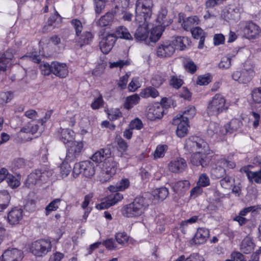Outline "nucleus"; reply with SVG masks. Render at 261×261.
Here are the masks:
<instances>
[{
    "label": "nucleus",
    "instance_id": "nucleus-12",
    "mask_svg": "<svg viewBox=\"0 0 261 261\" xmlns=\"http://www.w3.org/2000/svg\"><path fill=\"white\" fill-rule=\"evenodd\" d=\"M23 257L22 251L16 248H12L5 250L0 257V260L1 261H21Z\"/></svg>",
    "mask_w": 261,
    "mask_h": 261
},
{
    "label": "nucleus",
    "instance_id": "nucleus-2",
    "mask_svg": "<svg viewBox=\"0 0 261 261\" xmlns=\"http://www.w3.org/2000/svg\"><path fill=\"white\" fill-rule=\"evenodd\" d=\"M152 0H138L136 4V22H142L149 20L152 14Z\"/></svg>",
    "mask_w": 261,
    "mask_h": 261
},
{
    "label": "nucleus",
    "instance_id": "nucleus-23",
    "mask_svg": "<svg viewBox=\"0 0 261 261\" xmlns=\"http://www.w3.org/2000/svg\"><path fill=\"white\" fill-rule=\"evenodd\" d=\"M111 156V151L109 149H101L96 151L92 156L91 159L96 163H101L103 161L107 162Z\"/></svg>",
    "mask_w": 261,
    "mask_h": 261
},
{
    "label": "nucleus",
    "instance_id": "nucleus-9",
    "mask_svg": "<svg viewBox=\"0 0 261 261\" xmlns=\"http://www.w3.org/2000/svg\"><path fill=\"white\" fill-rule=\"evenodd\" d=\"M149 20L144 21L142 22H139V26L136 31L134 34L135 38L137 41H144L147 43L150 42H153L150 40V37H148L149 35Z\"/></svg>",
    "mask_w": 261,
    "mask_h": 261
},
{
    "label": "nucleus",
    "instance_id": "nucleus-19",
    "mask_svg": "<svg viewBox=\"0 0 261 261\" xmlns=\"http://www.w3.org/2000/svg\"><path fill=\"white\" fill-rule=\"evenodd\" d=\"M163 114V107L161 105L156 103L149 108L147 112V117L148 119L153 121L161 118Z\"/></svg>",
    "mask_w": 261,
    "mask_h": 261
},
{
    "label": "nucleus",
    "instance_id": "nucleus-5",
    "mask_svg": "<svg viewBox=\"0 0 261 261\" xmlns=\"http://www.w3.org/2000/svg\"><path fill=\"white\" fill-rule=\"evenodd\" d=\"M51 175V171L35 170L28 175L25 185L28 188H32L36 185L45 181Z\"/></svg>",
    "mask_w": 261,
    "mask_h": 261
},
{
    "label": "nucleus",
    "instance_id": "nucleus-56",
    "mask_svg": "<svg viewBox=\"0 0 261 261\" xmlns=\"http://www.w3.org/2000/svg\"><path fill=\"white\" fill-rule=\"evenodd\" d=\"M192 35L194 38L199 39L201 37H205V33L199 27H195L191 30Z\"/></svg>",
    "mask_w": 261,
    "mask_h": 261
},
{
    "label": "nucleus",
    "instance_id": "nucleus-14",
    "mask_svg": "<svg viewBox=\"0 0 261 261\" xmlns=\"http://www.w3.org/2000/svg\"><path fill=\"white\" fill-rule=\"evenodd\" d=\"M116 38L114 34H108L102 38L99 42V47L101 51L105 54H108L113 48Z\"/></svg>",
    "mask_w": 261,
    "mask_h": 261
},
{
    "label": "nucleus",
    "instance_id": "nucleus-61",
    "mask_svg": "<svg viewBox=\"0 0 261 261\" xmlns=\"http://www.w3.org/2000/svg\"><path fill=\"white\" fill-rule=\"evenodd\" d=\"M71 24L74 27L76 32V35L77 36H79L83 29V26L81 22L79 20L74 19L71 21Z\"/></svg>",
    "mask_w": 261,
    "mask_h": 261
},
{
    "label": "nucleus",
    "instance_id": "nucleus-45",
    "mask_svg": "<svg viewBox=\"0 0 261 261\" xmlns=\"http://www.w3.org/2000/svg\"><path fill=\"white\" fill-rule=\"evenodd\" d=\"M92 38L93 36L90 32H86L80 38L81 41L77 45L82 48L84 45L89 44L92 41Z\"/></svg>",
    "mask_w": 261,
    "mask_h": 261
},
{
    "label": "nucleus",
    "instance_id": "nucleus-37",
    "mask_svg": "<svg viewBox=\"0 0 261 261\" xmlns=\"http://www.w3.org/2000/svg\"><path fill=\"white\" fill-rule=\"evenodd\" d=\"M239 18V13L238 9L229 8L226 12L224 13V18L226 20H237Z\"/></svg>",
    "mask_w": 261,
    "mask_h": 261
},
{
    "label": "nucleus",
    "instance_id": "nucleus-54",
    "mask_svg": "<svg viewBox=\"0 0 261 261\" xmlns=\"http://www.w3.org/2000/svg\"><path fill=\"white\" fill-rule=\"evenodd\" d=\"M252 97L256 103H261V88H256L252 90Z\"/></svg>",
    "mask_w": 261,
    "mask_h": 261
},
{
    "label": "nucleus",
    "instance_id": "nucleus-10",
    "mask_svg": "<svg viewBox=\"0 0 261 261\" xmlns=\"http://www.w3.org/2000/svg\"><path fill=\"white\" fill-rule=\"evenodd\" d=\"M69 144L66 156V161L67 162L74 161L77 158L83 148L82 142L73 141Z\"/></svg>",
    "mask_w": 261,
    "mask_h": 261
},
{
    "label": "nucleus",
    "instance_id": "nucleus-46",
    "mask_svg": "<svg viewBox=\"0 0 261 261\" xmlns=\"http://www.w3.org/2000/svg\"><path fill=\"white\" fill-rule=\"evenodd\" d=\"M115 239L118 244L123 245L127 242L129 237L124 232H118L115 234Z\"/></svg>",
    "mask_w": 261,
    "mask_h": 261
},
{
    "label": "nucleus",
    "instance_id": "nucleus-33",
    "mask_svg": "<svg viewBox=\"0 0 261 261\" xmlns=\"http://www.w3.org/2000/svg\"><path fill=\"white\" fill-rule=\"evenodd\" d=\"M140 95L144 98L149 97L154 98L159 95V93L155 88L149 86L144 89L140 93Z\"/></svg>",
    "mask_w": 261,
    "mask_h": 261
},
{
    "label": "nucleus",
    "instance_id": "nucleus-52",
    "mask_svg": "<svg viewBox=\"0 0 261 261\" xmlns=\"http://www.w3.org/2000/svg\"><path fill=\"white\" fill-rule=\"evenodd\" d=\"M165 79L162 75L160 74L154 75L151 80L152 85L155 87H159L164 82Z\"/></svg>",
    "mask_w": 261,
    "mask_h": 261
},
{
    "label": "nucleus",
    "instance_id": "nucleus-22",
    "mask_svg": "<svg viewBox=\"0 0 261 261\" xmlns=\"http://www.w3.org/2000/svg\"><path fill=\"white\" fill-rule=\"evenodd\" d=\"M209 231L204 228H199L192 241L196 245L204 243L209 237Z\"/></svg>",
    "mask_w": 261,
    "mask_h": 261
},
{
    "label": "nucleus",
    "instance_id": "nucleus-53",
    "mask_svg": "<svg viewBox=\"0 0 261 261\" xmlns=\"http://www.w3.org/2000/svg\"><path fill=\"white\" fill-rule=\"evenodd\" d=\"M101 244L108 250H112L117 249V245L113 239H107L103 241Z\"/></svg>",
    "mask_w": 261,
    "mask_h": 261
},
{
    "label": "nucleus",
    "instance_id": "nucleus-49",
    "mask_svg": "<svg viewBox=\"0 0 261 261\" xmlns=\"http://www.w3.org/2000/svg\"><path fill=\"white\" fill-rule=\"evenodd\" d=\"M231 60L230 57H223L219 64V67L221 69H228L231 66Z\"/></svg>",
    "mask_w": 261,
    "mask_h": 261
},
{
    "label": "nucleus",
    "instance_id": "nucleus-40",
    "mask_svg": "<svg viewBox=\"0 0 261 261\" xmlns=\"http://www.w3.org/2000/svg\"><path fill=\"white\" fill-rule=\"evenodd\" d=\"M188 41V38L186 37H181L179 36L175 37L171 41L174 47H177L180 50H184L186 48L185 42Z\"/></svg>",
    "mask_w": 261,
    "mask_h": 261
},
{
    "label": "nucleus",
    "instance_id": "nucleus-62",
    "mask_svg": "<svg viewBox=\"0 0 261 261\" xmlns=\"http://www.w3.org/2000/svg\"><path fill=\"white\" fill-rule=\"evenodd\" d=\"M170 84L174 88L178 89L183 84V81L180 79L173 76L171 79Z\"/></svg>",
    "mask_w": 261,
    "mask_h": 261
},
{
    "label": "nucleus",
    "instance_id": "nucleus-28",
    "mask_svg": "<svg viewBox=\"0 0 261 261\" xmlns=\"http://www.w3.org/2000/svg\"><path fill=\"white\" fill-rule=\"evenodd\" d=\"M254 244L249 237L245 238L242 241L240 249L244 253H249L254 249Z\"/></svg>",
    "mask_w": 261,
    "mask_h": 261
},
{
    "label": "nucleus",
    "instance_id": "nucleus-38",
    "mask_svg": "<svg viewBox=\"0 0 261 261\" xmlns=\"http://www.w3.org/2000/svg\"><path fill=\"white\" fill-rule=\"evenodd\" d=\"M129 181L127 179H122L119 182L117 183L116 186H111L109 189L111 191H123L128 187Z\"/></svg>",
    "mask_w": 261,
    "mask_h": 261
},
{
    "label": "nucleus",
    "instance_id": "nucleus-50",
    "mask_svg": "<svg viewBox=\"0 0 261 261\" xmlns=\"http://www.w3.org/2000/svg\"><path fill=\"white\" fill-rule=\"evenodd\" d=\"M220 184L224 189H230L234 182V179L230 176H225L220 181Z\"/></svg>",
    "mask_w": 261,
    "mask_h": 261
},
{
    "label": "nucleus",
    "instance_id": "nucleus-16",
    "mask_svg": "<svg viewBox=\"0 0 261 261\" xmlns=\"http://www.w3.org/2000/svg\"><path fill=\"white\" fill-rule=\"evenodd\" d=\"M22 218V210L17 207L12 208L7 215L8 222L11 225H16L19 224Z\"/></svg>",
    "mask_w": 261,
    "mask_h": 261
},
{
    "label": "nucleus",
    "instance_id": "nucleus-15",
    "mask_svg": "<svg viewBox=\"0 0 261 261\" xmlns=\"http://www.w3.org/2000/svg\"><path fill=\"white\" fill-rule=\"evenodd\" d=\"M243 31L246 37L250 39L256 38L261 33L259 27L251 21L245 22Z\"/></svg>",
    "mask_w": 261,
    "mask_h": 261
},
{
    "label": "nucleus",
    "instance_id": "nucleus-41",
    "mask_svg": "<svg viewBox=\"0 0 261 261\" xmlns=\"http://www.w3.org/2000/svg\"><path fill=\"white\" fill-rule=\"evenodd\" d=\"M207 133L211 136H213L214 134H218L219 135L225 134L224 130H221L219 124L215 122L210 123L207 129Z\"/></svg>",
    "mask_w": 261,
    "mask_h": 261
},
{
    "label": "nucleus",
    "instance_id": "nucleus-8",
    "mask_svg": "<svg viewBox=\"0 0 261 261\" xmlns=\"http://www.w3.org/2000/svg\"><path fill=\"white\" fill-rule=\"evenodd\" d=\"M185 147L190 151H205V148L207 147V143L203 139L197 136H193L189 138L186 140Z\"/></svg>",
    "mask_w": 261,
    "mask_h": 261
},
{
    "label": "nucleus",
    "instance_id": "nucleus-6",
    "mask_svg": "<svg viewBox=\"0 0 261 261\" xmlns=\"http://www.w3.org/2000/svg\"><path fill=\"white\" fill-rule=\"evenodd\" d=\"M51 244L49 241L39 240L32 243L30 250L37 256H42L46 254L51 249Z\"/></svg>",
    "mask_w": 261,
    "mask_h": 261
},
{
    "label": "nucleus",
    "instance_id": "nucleus-47",
    "mask_svg": "<svg viewBox=\"0 0 261 261\" xmlns=\"http://www.w3.org/2000/svg\"><path fill=\"white\" fill-rule=\"evenodd\" d=\"M197 184L202 187H205L209 186L210 180L208 176L205 173L200 174Z\"/></svg>",
    "mask_w": 261,
    "mask_h": 261
},
{
    "label": "nucleus",
    "instance_id": "nucleus-7",
    "mask_svg": "<svg viewBox=\"0 0 261 261\" xmlns=\"http://www.w3.org/2000/svg\"><path fill=\"white\" fill-rule=\"evenodd\" d=\"M116 172V168L115 163L108 160L103 163L102 167L99 174L98 178L101 182L107 181Z\"/></svg>",
    "mask_w": 261,
    "mask_h": 261
},
{
    "label": "nucleus",
    "instance_id": "nucleus-30",
    "mask_svg": "<svg viewBox=\"0 0 261 261\" xmlns=\"http://www.w3.org/2000/svg\"><path fill=\"white\" fill-rule=\"evenodd\" d=\"M140 100V96L136 94L127 96L125 100L123 106L126 110H130L137 105Z\"/></svg>",
    "mask_w": 261,
    "mask_h": 261
},
{
    "label": "nucleus",
    "instance_id": "nucleus-31",
    "mask_svg": "<svg viewBox=\"0 0 261 261\" xmlns=\"http://www.w3.org/2000/svg\"><path fill=\"white\" fill-rule=\"evenodd\" d=\"M199 19L196 16L189 17L185 19L182 23V26L184 30L188 31L191 30L194 25H197Z\"/></svg>",
    "mask_w": 261,
    "mask_h": 261
},
{
    "label": "nucleus",
    "instance_id": "nucleus-13",
    "mask_svg": "<svg viewBox=\"0 0 261 261\" xmlns=\"http://www.w3.org/2000/svg\"><path fill=\"white\" fill-rule=\"evenodd\" d=\"M175 52V47L171 41H165L160 44L157 48V56L162 58H168Z\"/></svg>",
    "mask_w": 261,
    "mask_h": 261
},
{
    "label": "nucleus",
    "instance_id": "nucleus-42",
    "mask_svg": "<svg viewBox=\"0 0 261 261\" xmlns=\"http://www.w3.org/2000/svg\"><path fill=\"white\" fill-rule=\"evenodd\" d=\"M61 199L57 198L51 201L45 207V215L48 216L51 212L56 211L58 208Z\"/></svg>",
    "mask_w": 261,
    "mask_h": 261
},
{
    "label": "nucleus",
    "instance_id": "nucleus-4",
    "mask_svg": "<svg viewBox=\"0 0 261 261\" xmlns=\"http://www.w3.org/2000/svg\"><path fill=\"white\" fill-rule=\"evenodd\" d=\"M225 99L220 94H216L208 102L207 113L208 116H217L227 108L225 106Z\"/></svg>",
    "mask_w": 261,
    "mask_h": 261
},
{
    "label": "nucleus",
    "instance_id": "nucleus-59",
    "mask_svg": "<svg viewBox=\"0 0 261 261\" xmlns=\"http://www.w3.org/2000/svg\"><path fill=\"white\" fill-rule=\"evenodd\" d=\"M67 163H63L60 167L61 174L63 177L67 176L71 171V167Z\"/></svg>",
    "mask_w": 261,
    "mask_h": 261
},
{
    "label": "nucleus",
    "instance_id": "nucleus-17",
    "mask_svg": "<svg viewBox=\"0 0 261 261\" xmlns=\"http://www.w3.org/2000/svg\"><path fill=\"white\" fill-rule=\"evenodd\" d=\"M203 151H197L193 153L191 158V162L192 165L198 166H201L202 167H206L209 163V160Z\"/></svg>",
    "mask_w": 261,
    "mask_h": 261
},
{
    "label": "nucleus",
    "instance_id": "nucleus-55",
    "mask_svg": "<svg viewBox=\"0 0 261 261\" xmlns=\"http://www.w3.org/2000/svg\"><path fill=\"white\" fill-rule=\"evenodd\" d=\"M166 148V145L158 146L154 153V158L157 159L163 157L164 156L165 150Z\"/></svg>",
    "mask_w": 261,
    "mask_h": 261
},
{
    "label": "nucleus",
    "instance_id": "nucleus-11",
    "mask_svg": "<svg viewBox=\"0 0 261 261\" xmlns=\"http://www.w3.org/2000/svg\"><path fill=\"white\" fill-rule=\"evenodd\" d=\"M254 71L253 69H244L242 71H235L231 74L232 79L238 82L240 84H247L249 83L253 76Z\"/></svg>",
    "mask_w": 261,
    "mask_h": 261
},
{
    "label": "nucleus",
    "instance_id": "nucleus-44",
    "mask_svg": "<svg viewBox=\"0 0 261 261\" xmlns=\"http://www.w3.org/2000/svg\"><path fill=\"white\" fill-rule=\"evenodd\" d=\"M168 190L165 187L156 189L153 192L154 196L161 200L165 199L168 195Z\"/></svg>",
    "mask_w": 261,
    "mask_h": 261
},
{
    "label": "nucleus",
    "instance_id": "nucleus-51",
    "mask_svg": "<svg viewBox=\"0 0 261 261\" xmlns=\"http://www.w3.org/2000/svg\"><path fill=\"white\" fill-rule=\"evenodd\" d=\"M52 63L51 64H49L47 63H44L42 64H41L40 66V68L41 71V72L44 75H48L50 73H53V68L51 67Z\"/></svg>",
    "mask_w": 261,
    "mask_h": 261
},
{
    "label": "nucleus",
    "instance_id": "nucleus-27",
    "mask_svg": "<svg viewBox=\"0 0 261 261\" xmlns=\"http://www.w3.org/2000/svg\"><path fill=\"white\" fill-rule=\"evenodd\" d=\"M115 32L116 34H114L115 37L127 40H133V37L128 29L124 26L121 25L117 27Z\"/></svg>",
    "mask_w": 261,
    "mask_h": 261
},
{
    "label": "nucleus",
    "instance_id": "nucleus-60",
    "mask_svg": "<svg viewBox=\"0 0 261 261\" xmlns=\"http://www.w3.org/2000/svg\"><path fill=\"white\" fill-rule=\"evenodd\" d=\"M129 76V74L127 73L120 78L118 86L121 89H124L126 88Z\"/></svg>",
    "mask_w": 261,
    "mask_h": 261
},
{
    "label": "nucleus",
    "instance_id": "nucleus-1",
    "mask_svg": "<svg viewBox=\"0 0 261 261\" xmlns=\"http://www.w3.org/2000/svg\"><path fill=\"white\" fill-rule=\"evenodd\" d=\"M149 200L143 196L136 197L131 203L121 209L122 215L127 218H136L142 215L148 208Z\"/></svg>",
    "mask_w": 261,
    "mask_h": 261
},
{
    "label": "nucleus",
    "instance_id": "nucleus-18",
    "mask_svg": "<svg viewBox=\"0 0 261 261\" xmlns=\"http://www.w3.org/2000/svg\"><path fill=\"white\" fill-rule=\"evenodd\" d=\"M187 166L186 161L181 158H177L172 160L168 164L169 170L173 173L182 172Z\"/></svg>",
    "mask_w": 261,
    "mask_h": 261
},
{
    "label": "nucleus",
    "instance_id": "nucleus-58",
    "mask_svg": "<svg viewBox=\"0 0 261 261\" xmlns=\"http://www.w3.org/2000/svg\"><path fill=\"white\" fill-rule=\"evenodd\" d=\"M84 163L85 162H82L75 164L73 169V173L74 175H78L81 173L84 174Z\"/></svg>",
    "mask_w": 261,
    "mask_h": 261
},
{
    "label": "nucleus",
    "instance_id": "nucleus-32",
    "mask_svg": "<svg viewBox=\"0 0 261 261\" xmlns=\"http://www.w3.org/2000/svg\"><path fill=\"white\" fill-rule=\"evenodd\" d=\"M10 199L11 197L7 191H0V212L7 207Z\"/></svg>",
    "mask_w": 261,
    "mask_h": 261
},
{
    "label": "nucleus",
    "instance_id": "nucleus-35",
    "mask_svg": "<svg viewBox=\"0 0 261 261\" xmlns=\"http://www.w3.org/2000/svg\"><path fill=\"white\" fill-rule=\"evenodd\" d=\"M196 114L195 108L193 106L188 107L186 110L183 112L182 114H178L176 117L187 120L188 121L189 118H192Z\"/></svg>",
    "mask_w": 261,
    "mask_h": 261
},
{
    "label": "nucleus",
    "instance_id": "nucleus-36",
    "mask_svg": "<svg viewBox=\"0 0 261 261\" xmlns=\"http://www.w3.org/2000/svg\"><path fill=\"white\" fill-rule=\"evenodd\" d=\"M246 175L250 182L254 181L257 184H261V172L259 171L253 172L248 170H245Z\"/></svg>",
    "mask_w": 261,
    "mask_h": 261
},
{
    "label": "nucleus",
    "instance_id": "nucleus-20",
    "mask_svg": "<svg viewBox=\"0 0 261 261\" xmlns=\"http://www.w3.org/2000/svg\"><path fill=\"white\" fill-rule=\"evenodd\" d=\"M173 123L177 125L176 134L179 137H184L187 134L189 124L187 120L180 119L178 117H175L173 120Z\"/></svg>",
    "mask_w": 261,
    "mask_h": 261
},
{
    "label": "nucleus",
    "instance_id": "nucleus-25",
    "mask_svg": "<svg viewBox=\"0 0 261 261\" xmlns=\"http://www.w3.org/2000/svg\"><path fill=\"white\" fill-rule=\"evenodd\" d=\"M13 57L12 50L8 49L4 54H0V71H5L7 64Z\"/></svg>",
    "mask_w": 261,
    "mask_h": 261
},
{
    "label": "nucleus",
    "instance_id": "nucleus-24",
    "mask_svg": "<svg viewBox=\"0 0 261 261\" xmlns=\"http://www.w3.org/2000/svg\"><path fill=\"white\" fill-rule=\"evenodd\" d=\"M243 123L240 119H232L231 121L224 126L225 133L231 134L234 131L241 129Z\"/></svg>",
    "mask_w": 261,
    "mask_h": 261
},
{
    "label": "nucleus",
    "instance_id": "nucleus-63",
    "mask_svg": "<svg viewBox=\"0 0 261 261\" xmlns=\"http://www.w3.org/2000/svg\"><path fill=\"white\" fill-rule=\"evenodd\" d=\"M186 69L191 73H194L197 69L196 65L192 61H188L185 64Z\"/></svg>",
    "mask_w": 261,
    "mask_h": 261
},
{
    "label": "nucleus",
    "instance_id": "nucleus-39",
    "mask_svg": "<svg viewBox=\"0 0 261 261\" xmlns=\"http://www.w3.org/2000/svg\"><path fill=\"white\" fill-rule=\"evenodd\" d=\"M83 170V175L87 177H90L92 176L95 173L94 165L90 161H85Z\"/></svg>",
    "mask_w": 261,
    "mask_h": 261
},
{
    "label": "nucleus",
    "instance_id": "nucleus-48",
    "mask_svg": "<svg viewBox=\"0 0 261 261\" xmlns=\"http://www.w3.org/2000/svg\"><path fill=\"white\" fill-rule=\"evenodd\" d=\"M6 181L8 185L11 188H15L20 185V181L12 174H9L6 178Z\"/></svg>",
    "mask_w": 261,
    "mask_h": 261
},
{
    "label": "nucleus",
    "instance_id": "nucleus-29",
    "mask_svg": "<svg viewBox=\"0 0 261 261\" xmlns=\"http://www.w3.org/2000/svg\"><path fill=\"white\" fill-rule=\"evenodd\" d=\"M60 139L64 143H70L73 138L74 132L68 128L61 127Z\"/></svg>",
    "mask_w": 261,
    "mask_h": 261
},
{
    "label": "nucleus",
    "instance_id": "nucleus-26",
    "mask_svg": "<svg viewBox=\"0 0 261 261\" xmlns=\"http://www.w3.org/2000/svg\"><path fill=\"white\" fill-rule=\"evenodd\" d=\"M190 186V182L187 180H184L175 182L172 186V189L176 193L181 194L188 190Z\"/></svg>",
    "mask_w": 261,
    "mask_h": 261
},
{
    "label": "nucleus",
    "instance_id": "nucleus-43",
    "mask_svg": "<svg viewBox=\"0 0 261 261\" xmlns=\"http://www.w3.org/2000/svg\"><path fill=\"white\" fill-rule=\"evenodd\" d=\"M226 172V169L223 165H221L219 163V161L218 163V165L215 168L212 170V174L213 176L216 178H219L223 177Z\"/></svg>",
    "mask_w": 261,
    "mask_h": 261
},
{
    "label": "nucleus",
    "instance_id": "nucleus-64",
    "mask_svg": "<svg viewBox=\"0 0 261 261\" xmlns=\"http://www.w3.org/2000/svg\"><path fill=\"white\" fill-rule=\"evenodd\" d=\"M187 258L189 261H205L204 257L197 253L191 254Z\"/></svg>",
    "mask_w": 261,
    "mask_h": 261
},
{
    "label": "nucleus",
    "instance_id": "nucleus-57",
    "mask_svg": "<svg viewBox=\"0 0 261 261\" xmlns=\"http://www.w3.org/2000/svg\"><path fill=\"white\" fill-rule=\"evenodd\" d=\"M95 11L96 13H100L105 7L106 0H94Z\"/></svg>",
    "mask_w": 261,
    "mask_h": 261
},
{
    "label": "nucleus",
    "instance_id": "nucleus-34",
    "mask_svg": "<svg viewBox=\"0 0 261 261\" xmlns=\"http://www.w3.org/2000/svg\"><path fill=\"white\" fill-rule=\"evenodd\" d=\"M114 18V14L112 12H107L105 15L101 16L96 22L97 25L104 27L108 25Z\"/></svg>",
    "mask_w": 261,
    "mask_h": 261
},
{
    "label": "nucleus",
    "instance_id": "nucleus-21",
    "mask_svg": "<svg viewBox=\"0 0 261 261\" xmlns=\"http://www.w3.org/2000/svg\"><path fill=\"white\" fill-rule=\"evenodd\" d=\"M53 74L60 78L65 77L68 73V68L66 64L58 62H52Z\"/></svg>",
    "mask_w": 261,
    "mask_h": 261
},
{
    "label": "nucleus",
    "instance_id": "nucleus-3",
    "mask_svg": "<svg viewBox=\"0 0 261 261\" xmlns=\"http://www.w3.org/2000/svg\"><path fill=\"white\" fill-rule=\"evenodd\" d=\"M167 13L166 9H162L158 14L156 20L160 26H156L152 28L150 35V40L153 43L158 41L161 37L162 34V28L171 23V20L167 17Z\"/></svg>",
    "mask_w": 261,
    "mask_h": 261
}]
</instances>
